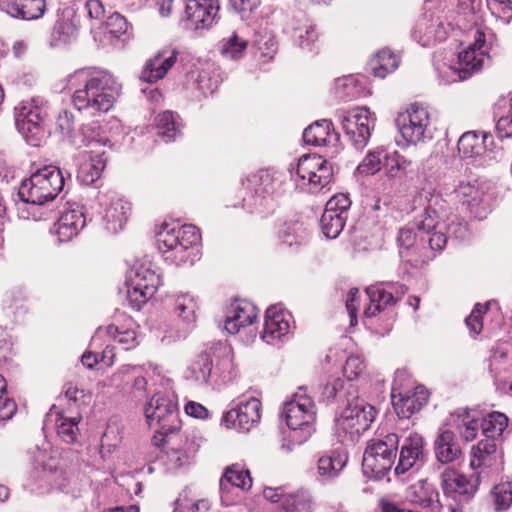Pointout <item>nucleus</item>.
Instances as JSON below:
<instances>
[{
    "instance_id": "a211bd4d",
    "label": "nucleus",
    "mask_w": 512,
    "mask_h": 512,
    "mask_svg": "<svg viewBox=\"0 0 512 512\" xmlns=\"http://www.w3.org/2000/svg\"><path fill=\"white\" fill-rule=\"evenodd\" d=\"M178 51L172 47H165L149 58L140 73V79L147 83H156L163 79L168 71L175 65Z\"/></svg>"
},
{
    "instance_id": "7c9ffc66",
    "label": "nucleus",
    "mask_w": 512,
    "mask_h": 512,
    "mask_svg": "<svg viewBox=\"0 0 512 512\" xmlns=\"http://www.w3.org/2000/svg\"><path fill=\"white\" fill-rule=\"evenodd\" d=\"M485 153L484 141L473 131L465 132L457 142L456 157L466 164L471 165L481 160Z\"/></svg>"
},
{
    "instance_id": "9d476101",
    "label": "nucleus",
    "mask_w": 512,
    "mask_h": 512,
    "mask_svg": "<svg viewBox=\"0 0 512 512\" xmlns=\"http://www.w3.org/2000/svg\"><path fill=\"white\" fill-rule=\"evenodd\" d=\"M397 129L407 144L426 143L434 136V126L428 109L412 104L396 118Z\"/></svg>"
},
{
    "instance_id": "603ef678",
    "label": "nucleus",
    "mask_w": 512,
    "mask_h": 512,
    "mask_svg": "<svg viewBox=\"0 0 512 512\" xmlns=\"http://www.w3.org/2000/svg\"><path fill=\"white\" fill-rule=\"evenodd\" d=\"M210 506L211 503L206 498L193 501L190 497V490L186 488L179 494L178 498L175 499L172 512H186L189 507L192 512H208Z\"/></svg>"
},
{
    "instance_id": "de8ad7c7",
    "label": "nucleus",
    "mask_w": 512,
    "mask_h": 512,
    "mask_svg": "<svg viewBox=\"0 0 512 512\" xmlns=\"http://www.w3.org/2000/svg\"><path fill=\"white\" fill-rule=\"evenodd\" d=\"M508 425V418L500 412H492L487 417L480 418V428L484 439H495L502 435Z\"/></svg>"
},
{
    "instance_id": "39448f33",
    "label": "nucleus",
    "mask_w": 512,
    "mask_h": 512,
    "mask_svg": "<svg viewBox=\"0 0 512 512\" xmlns=\"http://www.w3.org/2000/svg\"><path fill=\"white\" fill-rule=\"evenodd\" d=\"M467 38L471 40L468 46L458 53L457 64L462 69L461 76L468 79L482 70L488 61V51L494 38L493 33L487 27L474 24L466 31Z\"/></svg>"
},
{
    "instance_id": "473e14b6",
    "label": "nucleus",
    "mask_w": 512,
    "mask_h": 512,
    "mask_svg": "<svg viewBox=\"0 0 512 512\" xmlns=\"http://www.w3.org/2000/svg\"><path fill=\"white\" fill-rule=\"evenodd\" d=\"M498 461V444L495 439H482L471 447L469 465L473 470L490 468Z\"/></svg>"
},
{
    "instance_id": "052dcab7",
    "label": "nucleus",
    "mask_w": 512,
    "mask_h": 512,
    "mask_svg": "<svg viewBox=\"0 0 512 512\" xmlns=\"http://www.w3.org/2000/svg\"><path fill=\"white\" fill-rule=\"evenodd\" d=\"M231 8L243 21L256 18L261 0H229Z\"/></svg>"
},
{
    "instance_id": "c03bdc74",
    "label": "nucleus",
    "mask_w": 512,
    "mask_h": 512,
    "mask_svg": "<svg viewBox=\"0 0 512 512\" xmlns=\"http://www.w3.org/2000/svg\"><path fill=\"white\" fill-rule=\"evenodd\" d=\"M30 454L33 470L40 476H47L58 470L59 462L47 448L35 447Z\"/></svg>"
},
{
    "instance_id": "6e6552de",
    "label": "nucleus",
    "mask_w": 512,
    "mask_h": 512,
    "mask_svg": "<svg viewBox=\"0 0 512 512\" xmlns=\"http://www.w3.org/2000/svg\"><path fill=\"white\" fill-rule=\"evenodd\" d=\"M46 101L41 97L22 100L15 106V123L27 143L38 146L44 136Z\"/></svg>"
},
{
    "instance_id": "423d86ee",
    "label": "nucleus",
    "mask_w": 512,
    "mask_h": 512,
    "mask_svg": "<svg viewBox=\"0 0 512 512\" xmlns=\"http://www.w3.org/2000/svg\"><path fill=\"white\" fill-rule=\"evenodd\" d=\"M283 415L288 427L294 431L293 438L298 442L306 441L315 431L316 406L306 389L300 387L291 400L285 402Z\"/></svg>"
},
{
    "instance_id": "cd10ccee",
    "label": "nucleus",
    "mask_w": 512,
    "mask_h": 512,
    "mask_svg": "<svg viewBox=\"0 0 512 512\" xmlns=\"http://www.w3.org/2000/svg\"><path fill=\"white\" fill-rule=\"evenodd\" d=\"M450 424L465 442L476 439L480 429V416L477 411L461 408L450 414Z\"/></svg>"
},
{
    "instance_id": "0e129e2a",
    "label": "nucleus",
    "mask_w": 512,
    "mask_h": 512,
    "mask_svg": "<svg viewBox=\"0 0 512 512\" xmlns=\"http://www.w3.org/2000/svg\"><path fill=\"white\" fill-rule=\"evenodd\" d=\"M7 383L5 378L0 375V419L9 420L15 414L17 405L15 401L8 396Z\"/></svg>"
},
{
    "instance_id": "864d4df0",
    "label": "nucleus",
    "mask_w": 512,
    "mask_h": 512,
    "mask_svg": "<svg viewBox=\"0 0 512 512\" xmlns=\"http://www.w3.org/2000/svg\"><path fill=\"white\" fill-rule=\"evenodd\" d=\"M313 503L311 496L305 491L290 493L283 499L281 512H312Z\"/></svg>"
},
{
    "instance_id": "f704fd0d",
    "label": "nucleus",
    "mask_w": 512,
    "mask_h": 512,
    "mask_svg": "<svg viewBox=\"0 0 512 512\" xmlns=\"http://www.w3.org/2000/svg\"><path fill=\"white\" fill-rule=\"evenodd\" d=\"M303 140L313 146L335 145L338 135L334 132L332 122L326 119L316 121L303 132Z\"/></svg>"
},
{
    "instance_id": "680f3d73",
    "label": "nucleus",
    "mask_w": 512,
    "mask_h": 512,
    "mask_svg": "<svg viewBox=\"0 0 512 512\" xmlns=\"http://www.w3.org/2000/svg\"><path fill=\"white\" fill-rule=\"evenodd\" d=\"M475 19L474 0H458L457 18L454 19L455 27L459 29H468L467 23Z\"/></svg>"
},
{
    "instance_id": "bb28decb",
    "label": "nucleus",
    "mask_w": 512,
    "mask_h": 512,
    "mask_svg": "<svg viewBox=\"0 0 512 512\" xmlns=\"http://www.w3.org/2000/svg\"><path fill=\"white\" fill-rule=\"evenodd\" d=\"M179 442H173L165 452L164 465L170 471H176L191 464L197 446L188 437L177 436Z\"/></svg>"
},
{
    "instance_id": "6e6d98bb",
    "label": "nucleus",
    "mask_w": 512,
    "mask_h": 512,
    "mask_svg": "<svg viewBox=\"0 0 512 512\" xmlns=\"http://www.w3.org/2000/svg\"><path fill=\"white\" fill-rule=\"evenodd\" d=\"M107 334L123 346L125 350H130L138 345L136 331L130 327H119L111 324L106 328Z\"/></svg>"
},
{
    "instance_id": "3c124183",
    "label": "nucleus",
    "mask_w": 512,
    "mask_h": 512,
    "mask_svg": "<svg viewBox=\"0 0 512 512\" xmlns=\"http://www.w3.org/2000/svg\"><path fill=\"white\" fill-rule=\"evenodd\" d=\"M490 498L496 512L507 511L512 505V482L496 484L490 491Z\"/></svg>"
},
{
    "instance_id": "c9c22d12",
    "label": "nucleus",
    "mask_w": 512,
    "mask_h": 512,
    "mask_svg": "<svg viewBox=\"0 0 512 512\" xmlns=\"http://www.w3.org/2000/svg\"><path fill=\"white\" fill-rule=\"evenodd\" d=\"M397 243L399 246V255L401 259L417 266L424 262L420 243L417 236L411 228H401L398 232Z\"/></svg>"
},
{
    "instance_id": "49530a36",
    "label": "nucleus",
    "mask_w": 512,
    "mask_h": 512,
    "mask_svg": "<svg viewBox=\"0 0 512 512\" xmlns=\"http://www.w3.org/2000/svg\"><path fill=\"white\" fill-rule=\"evenodd\" d=\"M411 163L398 151H387L383 164L385 175L388 179H401L408 174Z\"/></svg>"
},
{
    "instance_id": "aec40b11",
    "label": "nucleus",
    "mask_w": 512,
    "mask_h": 512,
    "mask_svg": "<svg viewBox=\"0 0 512 512\" xmlns=\"http://www.w3.org/2000/svg\"><path fill=\"white\" fill-rule=\"evenodd\" d=\"M429 393L424 386H416L412 391L396 393L392 390L391 400L394 410L399 418L408 419L414 413L420 411L427 403Z\"/></svg>"
},
{
    "instance_id": "5fc2aeb1",
    "label": "nucleus",
    "mask_w": 512,
    "mask_h": 512,
    "mask_svg": "<svg viewBox=\"0 0 512 512\" xmlns=\"http://www.w3.org/2000/svg\"><path fill=\"white\" fill-rule=\"evenodd\" d=\"M345 222L346 216H339L327 210H324L320 220L323 234L328 239H335L343 230Z\"/></svg>"
},
{
    "instance_id": "412c9836",
    "label": "nucleus",
    "mask_w": 512,
    "mask_h": 512,
    "mask_svg": "<svg viewBox=\"0 0 512 512\" xmlns=\"http://www.w3.org/2000/svg\"><path fill=\"white\" fill-rule=\"evenodd\" d=\"M85 224L86 220L82 207L78 204H71L62 212L59 220L54 224L53 233L57 235L59 242H68L78 235Z\"/></svg>"
},
{
    "instance_id": "72a5a7b5",
    "label": "nucleus",
    "mask_w": 512,
    "mask_h": 512,
    "mask_svg": "<svg viewBox=\"0 0 512 512\" xmlns=\"http://www.w3.org/2000/svg\"><path fill=\"white\" fill-rule=\"evenodd\" d=\"M434 453L438 462L449 464L459 459L462 451L455 441L454 432L441 428L434 441Z\"/></svg>"
},
{
    "instance_id": "f03ea898",
    "label": "nucleus",
    "mask_w": 512,
    "mask_h": 512,
    "mask_svg": "<svg viewBox=\"0 0 512 512\" xmlns=\"http://www.w3.org/2000/svg\"><path fill=\"white\" fill-rule=\"evenodd\" d=\"M201 236L194 225L177 227L164 223L157 232V245L164 260L176 266L194 264L200 258Z\"/></svg>"
},
{
    "instance_id": "2eb2a0df",
    "label": "nucleus",
    "mask_w": 512,
    "mask_h": 512,
    "mask_svg": "<svg viewBox=\"0 0 512 512\" xmlns=\"http://www.w3.org/2000/svg\"><path fill=\"white\" fill-rule=\"evenodd\" d=\"M249 195L243 198V208L250 213L263 214L273 207V179L266 171L250 175L247 180Z\"/></svg>"
},
{
    "instance_id": "a19ab883",
    "label": "nucleus",
    "mask_w": 512,
    "mask_h": 512,
    "mask_svg": "<svg viewBox=\"0 0 512 512\" xmlns=\"http://www.w3.org/2000/svg\"><path fill=\"white\" fill-rule=\"evenodd\" d=\"M387 150L383 147H376L369 150L355 169V175L368 177L377 174L382 168Z\"/></svg>"
},
{
    "instance_id": "a18cd8bd",
    "label": "nucleus",
    "mask_w": 512,
    "mask_h": 512,
    "mask_svg": "<svg viewBox=\"0 0 512 512\" xmlns=\"http://www.w3.org/2000/svg\"><path fill=\"white\" fill-rule=\"evenodd\" d=\"M457 198L469 208H477L483 200L484 191L478 181H461L455 189Z\"/></svg>"
},
{
    "instance_id": "69168bd1",
    "label": "nucleus",
    "mask_w": 512,
    "mask_h": 512,
    "mask_svg": "<svg viewBox=\"0 0 512 512\" xmlns=\"http://www.w3.org/2000/svg\"><path fill=\"white\" fill-rule=\"evenodd\" d=\"M436 70L438 73V79L442 84L447 85L464 80L461 76L462 69L457 64V62H455L454 64L438 63L436 66Z\"/></svg>"
},
{
    "instance_id": "0eeeda50",
    "label": "nucleus",
    "mask_w": 512,
    "mask_h": 512,
    "mask_svg": "<svg viewBox=\"0 0 512 512\" xmlns=\"http://www.w3.org/2000/svg\"><path fill=\"white\" fill-rule=\"evenodd\" d=\"M399 444L398 435L388 433L368 441L363 454V472L374 479H382L392 468Z\"/></svg>"
},
{
    "instance_id": "774afa93",
    "label": "nucleus",
    "mask_w": 512,
    "mask_h": 512,
    "mask_svg": "<svg viewBox=\"0 0 512 512\" xmlns=\"http://www.w3.org/2000/svg\"><path fill=\"white\" fill-rule=\"evenodd\" d=\"M84 146L91 147L96 145H107L109 140L101 135L98 125H89L82 128Z\"/></svg>"
},
{
    "instance_id": "7ed1b4c3",
    "label": "nucleus",
    "mask_w": 512,
    "mask_h": 512,
    "mask_svg": "<svg viewBox=\"0 0 512 512\" xmlns=\"http://www.w3.org/2000/svg\"><path fill=\"white\" fill-rule=\"evenodd\" d=\"M64 183V176L60 168L46 165L22 181L18 195L26 204L41 206L54 200L63 190Z\"/></svg>"
},
{
    "instance_id": "4be33fe9",
    "label": "nucleus",
    "mask_w": 512,
    "mask_h": 512,
    "mask_svg": "<svg viewBox=\"0 0 512 512\" xmlns=\"http://www.w3.org/2000/svg\"><path fill=\"white\" fill-rule=\"evenodd\" d=\"M79 19L75 11L65 8L58 14V19L51 33L50 45L52 47H63L78 37Z\"/></svg>"
},
{
    "instance_id": "f8f14e48",
    "label": "nucleus",
    "mask_w": 512,
    "mask_h": 512,
    "mask_svg": "<svg viewBox=\"0 0 512 512\" xmlns=\"http://www.w3.org/2000/svg\"><path fill=\"white\" fill-rule=\"evenodd\" d=\"M298 181L302 187H307L311 192L320 191L327 186L333 178L331 164L319 155H303L299 158L295 168Z\"/></svg>"
},
{
    "instance_id": "79ce46f5",
    "label": "nucleus",
    "mask_w": 512,
    "mask_h": 512,
    "mask_svg": "<svg viewBox=\"0 0 512 512\" xmlns=\"http://www.w3.org/2000/svg\"><path fill=\"white\" fill-rule=\"evenodd\" d=\"M103 154L91 156L88 160L81 163L77 173V179L80 183L90 185L100 178L106 166Z\"/></svg>"
},
{
    "instance_id": "393cba45",
    "label": "nucleus",
    "mask_w": 512,
    "mask_h": 512,
    "mask_svg": "<svg viewBox=\"0 0 512 512\" xmlns=\"http://www.w3.org/2000/svg\"><path fill=\"white\" fill-rule=\"evenodd\" d=\"M440 480L443 493L453 499H456L457 495L469 499L477 490L474 482L451 468L444 469Z\"/></svg>"
},
{
    "instance_id": "37998d69",
    "label": "nucleus",
    "mask_w": 512,
    "mask_h": 512,
    "mask_svg": "<svg viewBox=\"0 0 512 512\" xmlns=\"http://www.w3.org/2000/svg\"><path fill=\"white\" fill-rule=\"evenodd\" d=\"M212 368L213 362L211 357L207 353H202L198 355L189 366L186 372V378L199 385L207 384L211 376Z\"/></svg>"
},
{
    "instance_id": "dca6fc26",
    "label": "nucleus",
    "mask_w": 512,
    "mask_h": 512,
    "mask_svg": "<svg viewBox=\"0 0 512 512\" xmlns=\"http://www.w3.org/2000/svg\"><path fill=\"white\" fill-rule=\"evenodd\" d=\"M258 317L257 308L247 301H235L226 311L224 328L229 334L245 333L246 341L256 338V328L253 326Z\"/></svg>"
},
{
    "instance_id": "8fccbe9b",
    "label": "nucleus",
    "mask_w": 512,
    "mask_h": 512,
    "mask_svg": "<svg viewBox=\"0 0 512 512\" xmlns=\"http://www.w3.org/2000/svg\"><path fill=\"white\" fill-rule=\"evenodd\" d=\"M294 41L297 45L307 51H313L318 48L319 33L315 25L311 23H304L294 29Z\"/></svg>"
},
{
    "instance_id": "bf43d9fd",
    "label": "nucleus",
    "mask_w": 512,
    "mask_h": 512,
    "mask_svg": "<svg viewBox=\"0 0 512 512\" xmlns=\"http://www.w3.org/2000/svg\"><path fill=\"white\" fill-rule=\"evenodd\" d=\"M156 123L158 134L165 138L166 142L174 140L179 133L174 114L170 111L159 114L156 118Z\"/></svg>"
},
{
    "instance_id": "9b49d317",
    "label": "nucleus",
    "mask_w": 512,
    "mask_h": 512,
    "mask_svg": "<svg viewBox=\"0 0 512 512\" xmlns=\"http://www.w3.org/2000/svg\"><path fill=\"white\" fill-rule=\"evenodd\" d=\"M161 284L160 275L151 264L138 263L127 274V299L133 309L139 310L154 296Z\"/></svg>"
},
{
    "instance_id": "5701e85b",
    "label": "nucleus",
    "mask_w": 512,
    "mask_h": 512,
    "mask_svg": "<svg viewBox=\"0 0 512 512\" xmlns=\"http://www.w3.org/2000/svg\"><path fill=\"white\" fill-rule=\"evenodd\" d=\"M454 25L448 23L447 26L437 18H422L416 23L412 32V37L422 46H430L437 42H442L447 38L448 30Z\"/></svg>"
},
{
    "instance_id": "f3484780",
    "label": "nucleus",
    "mask_w": 512,
    "mask_h": 512,
    "mask_svg": "<svg viewBox=\"0 0 512 512\" xmlns=\"http://www.w3.org/2000/svg\"><path fill=\"white\" fill-rule=\"evenodd\" d=\"M261 419V402L256 398H250L240 402L236 408L227 411L222 424L227 428H234L240 432L250 431Z\"/></svg>"
},
{
    "instance_id": "ea45409f",
    "label": "nucleus",
    "mask_w": 512,
    "mask_h": 512,
    "mask_svg": "<svg viewBox=\"0 0 512 512\" xmlns=\"http://www.w3.org/2000/svg\"><path fill=\"white\" fill-rule=\"evenodd\" d=\"M398 64V56L388 49H383L370 59L368 67L375 77L385 78L397 69Z\"/></svg>"
},
{
    "instance_id": "c756f323",
    "label": "nucleus",
    "mask_w": 512,
    "mask_h": 512,
    "mask_svg": "<svg viewBox=\"0 0 512 512\" xmlns=\"http://www.w3.org/2000/svg\"><path fill=\"white\" fill-rule=\"evenodd\" d=\"M408 498L411 503L431 512L439 511L442 504L436 488L427 480H421L411 485L408 490Z\"/></svg>"
},
{
    "instance_id": "c85d7f7f",
    "label": "nucleus",
    "mask_w": 512,
    "mask_h": 512,
    "mask_svg": "<svg viewBox=\"0 0 512 512\" xmlns=\"http://www.w3.org/2000/svg\"><path fill=\"white\" fill-rule=\"evenodd\" d=\"M0 5L10 16L24 20L38 19L46 9L45 0H0Z\"/></svg>"
},
{
    "instance_id": "e2e57ef3",
    "label": "nucleus",
    "mask_w": 512,
    "mask_h": 512,
    "mask_svg": "<svg viewBox=\"0 0 512 512\" xmlns=\"http://www.w3.org/2000/svg\"><path fill=\"white\" fill-rule=\"evenodd\" d=\"M246 47L247 41L234 34L223 43L221 53L226 58L238 59L243 56Z\"/></svg>"
},
{
    "instance_id": "f257e3e1",
    "label": "nucleus",
    "mask_w": 512,
    "mask_h": 512,
    "mask_svg": "<svg viewBox=\"0 0 512 512\" xmlns=\"http://www.w3.org/2000/svg\"><path fill=\"white\" fill-rule=\"evenodd\" d=\"M67 89L74 107L87 116L108 112L121 92V84L106 71L79 69L68 76Z\"/></svg>"
},
{
    "instance_id": "e433bc0d",
    "label": "nucleus",
    "mask_w": 512,
    "mask_h": 512,
    "mask_svg": "<svg viewBox=\"0 0 512 512\" xmlns=\"http://www.w3.org/2000/svg\"><path fill=\"white\" fill-rule=\"evenodd\" d=\"M130 203L123 199L113 200L105 209L103 216L105 229L112 234L121 231L129 217Z\"/></svg>"
},
{
    "instance_id": "58836bf2",
    "label": "nucleus",
    "mask_w": 512,
    "mask_h": 512,
    "mask_svg": "<svg viewBox=\"0 0 512 512\" xmlns=\"http://www.w3.org/2000/svg\"><path fill=\"white\" fill-rule=\"evenodd\" d=\"M348 456L342 449H334L322 455L318 460V474L323 480H331L338 476L346 465Z\"/></svg>"
},
{
    "instance_id": "1a4fd4ad",
    "label": "nucleus",
    "mask_w": 512,
    "mask_h": 512,
    "mask_svg": "<svg viewBox=\"0 0 512 512\" xmlns=\"http://www.w3.org/2000/svg\"><path fill=\"white\" fill-rule=\"evenodd\" d=\"M144 415L150 428L168 436L180 428L179 410L174 396L154 393L144 405Z\"/></svg>"
},
{
    "instance_id": "20e7f679",
    "label": "nucleus",
    "mask_w": 512,
    "mask_h": 512,
    "mask_svg": "<svg viewBox=\"0 0 512 512\" xmlns=\"http://www.w3.org/2000/svg\"><path fill=\"white\" fill-rule=\"evenodd\" d=\"M375 408L358 396L347 398V404L335 420V432L342 442L355 441L374 421Z\"/></svg>"
},
{
    "instance_id": "09e8293b",
    "label": "nucleus",
    "mask_w": 512,
    "mask_h": 512,
    "mask_svg": "<svg viewBox=\"0 0 512 512\" xmlns=\"http://www.w3.org/2000/svg\"><path fill=\"white\" fill-rule=\"evenodd\" d=\"M228 485L241 489H249L252 486L249 472L237 466L227 468L220 480L221 492L228 490Z\"/></svg>"
},
{
    "instance_id": "a878e982",
    "label": "nucleus",
    "mask_w": 512,
    "mask_h": 512,
    "mask_svg": "<svg viewBox=\"0 0 512 512\" xmlns=\"http://www.w3.org/2000/svg\"><path fill=\"white\" fill-rule=\"evenodd\" d=\"M423 460L424 439L419 434H411L401 447L395 473L397 475L405 474Z\"/></svg>"
},
{
    "instance_id": "4c0bfd02",
    "label": "nucleus",
    "mask_w": 512,
    "mask_h": 512,
    "mask_svg": "<svg viewBox=\"0 0 512 512\" xmlns=\"http://www.w3.org/2000/svg\"><path fill=\"white\" fill-rule=\"evenodd\" d=\"M218 8V4H203L187 1L185 14L187 20L196 29L208 28L213 24Z\"/></svg>"
},
{
    "instance_id": "2f4dec72",
    "label": "nucleus",
    "mask_w": 512,
    "mask_h": 512,
    "mask_svg": "<svg viewBox=\"0 0 512 512\" xmlns=\"http://www.w3.org/2000/svg\"><path fill=\"white\" fill-rule=\"evenodd\" d=\"M196 89L204 96L213 94L222 81L218 67L212 62L200 64L191 72Z\"/></svg>"
},
{
    "instance_id": "338daca9",
    "label": "nucleus",
    "mask_w": 512,
    "mask_h": 512,
    "mask_svg": "<svg viewBox=\"0 0 512 512\" xmlns=\"http://www.w3.org/2000/svg\"><path fill=\"white\" fill-rule=\"evenodd\" d=\"M365 369V361L361 356L350 355L343 366V375L347 380L353 381L358 379Z\"/></svg>"
},
{
    "instance_id": "6ab92c4d",
    "label": "nucleus",
    "mask_w": 512,
    "mask_h": 512,
    "mask_svg": "<svg viewBox=\"0 0 512 512\" xmlns=\"http://www.w3.org/2000/svg\"><path fill=\"white\" fill-rule=\"evenodd\" d=\"M407 288L403 285H390L389 290L382 285H371L366 288L370 305L364 310L365 317H374L390 305H395Z\"/></svg>"
},
{
    "instance_id": "4468645a",
    "label": "nucleus",
    "mask_w": 512,
    "mask_h": 512,
    "mask_svg": "<svg viewBox=\"0 0 512 512\" xmlns=\"http://www.w3.org/2000/svg\"><path fill=\"white\" fill-rule=\"evenodd\" d=\"M414 209L423 208L415 218V225L420 232L430 234L440 227L438 220L442 217L445 200L432 188H422L413 198Z\"/></svg>"
},
{
    "instance_id": "4d7b16f0",
    "label": "nucleus",
    "mask_w": 512,
    "mask_h": 512,
    "mask_svg": "<svg viewBox=\"0 0 512 512\" xmlns=\"http://www.w3.org/2000/svg\"><path fill=\"white\" fill-rule=\"evenodd\" d=\"M79 417L67 418L62 415L56 421L57 434L66 443H74L79 432Z\"/></svg>"
},
{
    "instance_id": "b1692460",
    "label": "nucleus",
    "mask_w": 512,
    "mask_h": 512,
    "mask_svg": "<svg viewBox=\"0 0 512 512\" xmlns=\"http://www.w3.org/2000/svg\"><path fill=\"white\" fill-rule=\"evenodd\" d=\"M290 315L278 306H271L265 315L261 338L268 344L280 339L290 330Z\"/></svg>"
},
{
    "instance_id": "13d9d810",
    "label": "nucleus",
    "mask_w": 512,
    "mask_h": 512,
    "mask_svg": "<svg viewBox=\"0 0 512 512\" xmlns=\"http://www.w3.org/2000/svg\"><path fill=\"white\" fill-rule=\"evenodd\" d=\"M196 302L189 294H180L174 302V313L184 321L193 322L195 320Z\"/></svg>"
},
{
    "instance_id": "ddd939ff",
    "label": "nucleus",
    "mask_w": 512,
    "mask_h": 512,
    "mask_svg": "<svg viewBox=\"0 0 512 512\" xmlns=\"http://www.w3.org/2000/svg\"><path fill=\"white\" fill-rule=\"evenodd\" d=\"M342 127L356 149H363L375 127L376 115L368 107H355L339 114Z\"/></svg>"
}]
</instances>
